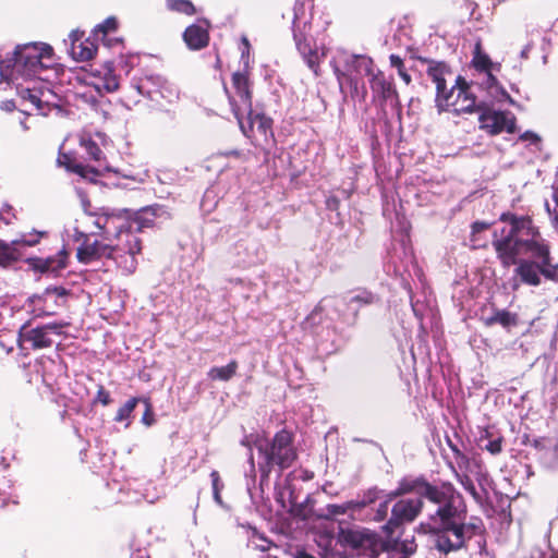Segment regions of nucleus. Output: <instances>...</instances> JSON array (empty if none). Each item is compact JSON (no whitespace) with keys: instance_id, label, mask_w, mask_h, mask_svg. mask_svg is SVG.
<instances>
[{"instance_id":"1","label":"nucleus","mask_w":558,"mask_h":558,"mask_svg":"<svg viewBox=\"0 0 558 558\" xmlns=\"http://www.w3.org/2000/svg\"><path fill=\"white\" fill-rule=\"evenodd\" d=\"M84 213L93 219V225L101 230L100 239L87 234L77 227L71 234L73 241L81 242L76 256L80 263L93 264L111 259L125 274L136 269V255L141 253V240L132 232L130 211L111 207H94L82 190H77Z\"/></svg>"},{"instance_id":"2","label":"nucleus","mask_w":558,"mask_h":558,"mask_svg":"<svg viewBox=\"0 0 558 558\" xmlns=\"http://www.w3.org/2000/svg\"><path fill=\"white\" fill-rule=\"evenodd\" d=\"M499 220L509 225L493 233V246L501 265H515V275L531 287L541 286L542 277L558 282V264L553 263L550 246L533 220L511 213L501 214Z\"/></svg>"},{"instance_id":"3","label":"nucleus","mask_w":558,"mask_h":558,"mask_svg":"<svg viewBox=\"0 0 558 558\" xmlns=\"http://www.w3.org/2000/svg\"><path fill=\"white\" fill-rule=\"evenodd\" d=\"M412 492L428 501L425 511L430 530L437 532L435 547L439 551L447 554L460 549L466 541L482 533L483 523L480 519L463 523L465 509L461 496L451 484L434 486L422 480H404L395 492L389 493V499Z\"/></svg>"},{"instance_id":"4","label":"nucleus","mask_w":558,"mask_h":558,"mask_svg":"<svg viewBox=\"0 0 558 558\" xmlns=\"http://www.w3.org/2000/svg\"><path fill=\"white\" fill-rule=\"evenodd\" d=\"M53 49L44 43H28L19 45L11 58L0 63V83L2 81L12 82L23 78L25 81L39 78L48 80L44 76L52 65Z\"/></svg>"},{"instance_id":"5","label":"nucleus","mask_w":558,"mask_h":558,"mask_svg":"<svg viewBox=\"0 0 558 558\" xmlns=\"http://www.w3.org/2000/svg\"><path fill=\"white\" fill-rule=\"evenodd\" d=\"M255 447L263 459L258 463L263 476H268L275 465L281 470L290 468L296 459L291 434L287 430L278 432L271 441L257 438Z\"/></svg>"},{"instance_id":"6","label":"nucleus","mask_w":558,"mask_h":558,"mask_svg":"<svg viewBox=\"0 0 558 558\" xmlns=\"http://www.w3.org/2000/svg\"><path fill=\"white\" fill-rule=\"evenodd\" d=\"M383 533L385 536L367 529L352 530L348 532L347 539L353 547L362 550L364 555L376 558L381 551L388 550L395 542L392 533Z\"/></svg>"},{"instance_id":"7","label":"nucleus","mask_w":558,"mask_h":558,"mask_svg":"<svg viewBox=\"0 0 558 558\" xmlns=\"http://www.w3.org/2000/svg\"><path fill=\"white\" fill-rule=\"evenodd\" d=\"M477 110L480 111V128L488 134L496 135L502 132L514 133L515 117L512 112L496 109L487 102H481L477 106Z\"/></svg>"},{"instance_id":"8","label":"nucleus","mask_w":558,"mask_h":558,"mask_svg":"<svg viewBox=\"0 0 558 558\" xmlns=\"http://www.w3.org/2000/svg\"><path fill=\"white\" fill-rule=\"evenodd\" d=\"M427 77L436 85V105L439 111H444L450 98H453L456 87L448 88V80H452V72L444 62L428 61L426 69Z\"/></svg>"},{"instance_id":"9","label":"nucleus","mask_w":558,"mask_h":558,"mask_svg":"<svg viewBox=\"0 0 558 558\" xmlns=\"http://www.w3.org/2000/svg\"><path fill=\"white\" fill-rule=\"evenodd\" d=\"M232 84L234 94L230 96V105L242 132L245 133V122L243 117L245 113H251L252 109L247 76L243 73L236 72L232 76Z\"/></svg>"},{"instance_id":"10","label":"nucleus","mask_w":558,"mask_h":558,"mask_svg":"<svg viewBox=\"0 0 558 558\" xmlns=\"http://www.w3.org/2000/svg\"><path fill=\"white\" fill-rule=\"evenodd\" d=\"M66 290L61 287H49L41 294L33 295L29 299L32 313L35 317L54 315L59 308L64 306Z\"/></svg>"},{"instance_id":"11","label":"nucleus","mask_w":558,"mask_h":558,"mask_svg":"<svg viewBox=\"0 0 558 558\" xmlns=\"http://www.w3.org/2000/svg\"><path fill=\"white\" fill-rule=\"evenodd\" d=\"M425 509L420 498L400 499L391 508V517L381 527V532L392 533L404 522H412L422 509Z\"/></svg>"},{"instance_id":"12","label":"nucleus","mask_w":558,"mask_h":558,"mask_svg":"<svg viewBox=\"0 0 558 558\" xmlns=\"http://www.w3.org/2000/svg\"><path fill=\"white\" fill-rule=\"evenodd\" d=\"M69 324L65 322L51 323L40 327L27 329L24 325L20 331V340L29 342L33 349L49 348L52 345V335H61L62 329Z\"/></svg>"},{"instance_id":"13","label":"nucleus","mask_w":558,"mask_h":558,"mask_svg":"<svg viewBox=\"0 0 558 558\" xmlns=\"http://www.w3.org/2000/svg\"><path fill=\"white\" fill-rule=\"evenodd\" d=\"M247 121L245 124V136L255 141L258 145H269L274 142L272 120L264 114L245 113Z\"/></svg>"},{"instance_id":"14","label":"nucleus","mask_w":558,"mask_h":558,"mask_svg":"<svg viewBox=\"0 0 558 558\" xmlns=\"http://www.w3.org/2000/svg\"><path fill=\"white\" fill-rule=\"evenodd\" d=\"M345 64L347 69L344 72H341L335 64V73L340 82L342 76H348L354 88H356L359 76H371L375 72L372 59L365 56H350L347 58Z\"/></svg>"},{"instance_id":"15","label":"nucleus","mask_w":558,"mask_h":558,"mask_svg":"<svg viewBox=\"0 0 558 558\" xmlns=\"http://www.w3.org/2000/svg\"><path fill=\"white\" fill-rule=\"evenodd\" d=\"M294 39L296 48L300 54L302 56L303 60L317 76L319 74V63L322 59L326 56L325 48H319L316 45V43L313 41L312 39H308L306 37L301 38L296 34H294Z\"/></svg>"},{"instance_id":"16","label":"nucleus","mask_w":558,"mask_h":558,"mask_svg":"<svg viewBox=\"0 0 558 558\" xmlns=\"http://www.w3.org/2000/svg\"><path fill=\"white\" fill-rule=\"evenodd\" d=\"M170 213L163 205H151L135 215L130 216V222L132 223V232L136 234L144 227H148L154 223L155 219H169Z\"/></svg>"},{"instance_id":"17","label":"nucleus","mask_w":558,"mask_h":558,"mask_svg":"<svg viewBox=\"0 0 558 558\" xmlns=\"http://www.w3.org/2000/svg\"><path fill=\"white\" fill-rule=\"evenodd\" d=\"M477 84L480 88L487 94V100L485 102L489 106L494 107L495 104H502L506 101L512 102L510 95L498 83L492 72H484V78L478 81Z\"/></svg>"},{"instance_id":"18","label":"nucleus","mask_w":558,"mask_h":558,"mask_svg":"<svg viewBox=\"0 0 558 558\" xmlns=\"http://www.w3.org/2000/svg\"><path fill=\"white\" fill-rule=\"evenodd\" d=\"M374 96L381 100H395L398 102V93L390 80H387L381 71H375L369 80Z\"/></svg>"},{"instance_id":"19","label":"nucleus","mask_w":558,"mask_h":558,"mask_svg":"<svg viewBox=\"0 0 558 558\" xmlns=\"http://www.w3.org/2000/svg\"><path fill=\"white\" fill-rule=\"evenodd\" d=\"M68 253L65 250L60 251L56 256L47 258H33L29 260L34 269L40 272H56L63 269L66 265Z\"/></svg>"},{"instance_id":"20","label":"nucleus","mask_w":558,"mask_h":558,"mask_svg":"<svg viewBox=\"0 0 558 558\" xmlns=\"http://www.w3.org/2000/svg\"><path fill=\"white\" fill-rule=\"evenodd\" d=\"M450 107L457 113L472 112L476 107L475 98L465 88L458 87L453 98H450V102H448L444 111Z\"/></svg>"},{"instance_id":"21","label":"nucleus","mask_w":558,"mask_h":558,"mask_svg":"<svg viewBox=\"0 0 558 558\" xmlns=\"http://www.w3.org/2000/svg\"><path fill=\"white\" fill-rule=\"evenodd\" d=\"M165 84L166 81L162 77L158 75H147L135 84V88L140 95L155 99V94L157 93L165 97L162 92Z\"/></svg>"},{"instance_id":"22","label":"nucleus","mask_w":558,"mask_h":558,"mask_svg":"<svg viewBox=\"0 0 558 558\" xmlns=\"http://www.w3.org/2000/svg\"><path fill=\"white\" fill-rule=\"evenodd\" d=\"M58 162L64 166L68 170L78 174L81 178L94 182L96 177L99 174L97 170L83 163L76 162L70 155L61 154L58 158Z\"/></svg>"},{"instance_id":"23","label":"nucleus","mask_w":558,"mask_h":558,"mask_svg":"<svg viewBox=\"0 0 558 558\" xmlns=\"http://www.w3.org/2000/svg\"><path fill=\"white\" fill-rule=\"evenodd\" d=\"M78 143L80 146L85 149L90 160L98 162L100 167H104L106 170H109L102 150L89 134H80Z\"/></svg>"},{"instance_id":"24","label":"nucleus","mask_w":558,"mask_h":558,"mask_svg":"<svg viewBox=\"0 0 558 558\" xmlns=\"http://www.w3.org/2000/svg\"><path fill=\"white\" fill-rule=\"evenodd\" d=\"M183 37L191 49H202L208 44V33L199 25L189 26L185 29Z\"/></svg>"},{"instance_id":"25","label":"nucleus","mask_w":558,"mask_h":558,"mask_svg":"<svg viewBox=\"0 0 558 558\" xmlns=\"http://www.w3.org/2000/svg\"><path fill=\"white\" fill-rule=\"evenodd\" d=\"M71 37L73 38L72 44V53L74 58L78 61H88L92 60L97 51L95 45L88 40L84 43L76 44V34L72 33Z\"/></svg>"},{"instance_id":"26","label":"nucleus","mask_w":558,"mask_h":558,"mask_svg":"<svg viewBox=\"0 0 558 558\" xmlns=\"http://www.w3.org/2000/svg\"><path fill=\"white\" fill-rule=\"evenodd\" d=\"M486 326L501 325L505 328L517 325V316L508 311L500 310L484 319Z\"/></svg>"},{"instance_id":"27","label":"nucleus","mask_w":558,"mask_h":558,"mask_svg":"<svg viewBox=\"0 0 558 558\" xmlns=\"http://www.w3.org/2000/svg\"><path fill=\"white\" fill-rule=\"evenodd\" d=\"M377 301V296L367 291V290H359L355 294H353L348 300V305L352 307L354 311H357L359 307L364 305L373 304Z\"/></svg>"},{"instance_id":"28","label":"nucleus","mask_w":558,"mask_h":558,"mask_svg":"<svg viewBox=\"0 0 558 558\" xmlns=\"http://www.w3.org/2000/svg\"><path fill=\"white\" fill-rule=\"evenodd\" d=\"M236 368H238L236 362L232 361L226 366L213 367L208 372V377L210 379H219V380L227 381L235 374Z\"/></svg>"},{"instance_id":"29","label":"nucleus","mask_w":558,"mask_h":558,"mask_svg":"<svg viewBox=\"0 0 558 558\" xmlns=\"http://www.w3.org/2000/svg\"><path fill=\"white\" fill-rule=\"evenodd\" d=\"M138 401H141V399H138V398H131L130 400H128L121 408H119V410L116 414L114 421L116 422H124L125 421L126 422L125 427H129L131 424V421H130L131 414L134 411V409L136 408Z\"/></svg>"},{"instance_id":"30","label":"nucleus","mask_w":558,"mask_h":558,"mask_svg":"<svg viewBox=\"0 0 558 558\" xmlns=\"http://www.w3.org/2000/svg\"><path fill=\"white\" fill-rule=\"evenodd\" d=\"M94 87L98 94L112 93L119 88V80L109 71L99 83L94 84Z\"/></svg>"},{"instance_id":"31","label":"nucleus","mask_w":558,"mask_h":558,"mask_svg":"<svg viewBox=\"0 0 558 558\" xmlns=\"http://www.w3.org/2000/svg\"><path fill=\"white\" fill-rule=\"evenodd\" d=\"M17 259V252L12 244L0 240V265L8 266Z\"/></svg>"},{"instance_id":"32","label":"nucleus","mask_w":558,"mask_h":558,"mask_svg":"<svg viewBox=\"0 0 558 558\" xmlns=\"http://www.w3.org/2000/svg\"><path fill=\"white\" fill-rule=\"evenodd\" d=\"M457 477H458V481L460 482V484L463 486V488L470 493V495L473 497V499L477 502V504H482L483 500H484V496L482 494V492L477 490L475 488V485L474 483L472 482V480L468 476V475H460V474H457Z\"/></svg>"},{"instance_id":"33","label":"nucleus","mask_w":558,"mask_h":558,"mask_svg":"<svg viewBox=\"0 0 558 558\" xmlns=\"http://www.w3.org/2000/svg\"><path fill=\"white\" fill-rule=\"evenodd\" d=\"M474 66L478 71V81L484 78V72H492L493 73V63L488 56L476 53V56L473 59Z\"/></svg>"},{"instance_id":"34","label":"nucleus","mask_w":558,"mask_h":558,"mask_svg":"<svg viewBox=\"0 0 558 558\" xmlns=\"http://www.w3.org/2000/svg\"><path fill=\"white\" fill-rule=\"evenodd\" d=\"M167 7L172 11L187 15H192L195 12L193 3L189 0H167Z\"/></svg>"},{"instance_id":"35","label":"nucleus","mask_w":558,"mask_h":558,"mask_svg":"<svg viewBox=\"0 0 558 558\" xmlns=\"http://www.w3.org/2000/svg\"><path fill=\"white\" fill-rule=\"evenodd\" d=\"M379 499V490L377 488L368 489L361 499L352 500L356 510L365 508Z\"/></svg>"},{"instance_id":"36","label":"nucleus","mask_w":558,"mask_h":558,"mask_svg":"<svg viewBox=\"0 0 558 558\" xmlns=\"http://www.w3.org/2000/svg\"><path fill=\"white\" fill-rule=\"evenodd\" d=\"M355 507H354V504L353 501H347L344 504H341V505H329L327 507V511L330 515H339V514H344L347 512H353L355 511Z\"/></svg>"},{"instance_id":"37","label":"nucleus","mask_w":558,"mask_h":558,"mask_svg":"<svg viewBox=\"0 0 558 558\" xmlns=\"http://www.w3.org/2000/svg\"><path fill=\"white\" fill-rule=\"evenodd\" d=\"M250 546L253 549L260 550V551H268L271 548L278 549L276 545H274L270 541H268L265 537L258 536L254 537L250 541Z\"/></svg>"},{"instance_id":"38","label":"nucleus","mask_w":558,"mask_h":558,"mask_svg":"<svg viewBox=\"0 0 558 558\" xmlns=\"http://www.w3.org/2000/svg\"><path fill=\"white\" fill-rule=\"evenodd\" d=\"M21 97L23 100L29 101L33 106H35L37 109H40L41 100L38 97L35 89H32L31 87L21 88L20 92Z\"/></svg>"},{"instance_id":"39","label":"nucleus","mask_w":558,"mask_h":558,"mask_svg":"<svg viewBox=\"0 0 558 558\" xmlns=\"http://www.w3.org/2000/svg\"><path fill=\"white\" fill-rule=\"evenodd\" d=\"M16 120L24 132H27L35 126L34 117L26 111H20L16 117Z\"/></svg>"},{"instance_id":"40","label":"nucleus","mask_w":558,"mask_h":558,"mask_svg":"<svg viewBox=\"0 0 558 558\" xmlns=\"http://www.w3.org/2000/svg\"><path fill=\"white\" fill-rule=\"evenodd\" d=\"M118 22L114 17H108L104 23L99 24L95 29V35L99 33L107 35L109 32L116 31Z\"/></svg>"},{"instance_id":"41","label":"nucleus","mask_w":558,"mask_h":558,"mask_svg":"<svg viewBox=\"0 0 558 558\" xmlns=\"http://www.w3.org/2000/svg\"><path fill=\"white\" fill-rule=\"evenodd\" d=\"M392 499H389V494H387L385 500L379 504V506L375 512V515H374L375 521L380 522L387 518L388 510H389V502Z\"/></svg>"},{"instance_id":"42","label":"nucleus","mask_w":558,"mask_h":558,"mask_svg":"<svg viewBox=\"0 0 558 558\" xmlns=\"http://www.w3.org/2000/svg\"><path fill=\"white\" fill-rule=\"evenodd\" d=\"M490 225L484 221H476L472 225V241L476 245L478 242L477 234L489 229Z\"/></svg>"},{"instance_id":"43","label":"nucleus","mask_w":558,"mask_h":558,"mask_svg":"<svg viewBox=\"0 0 558 558\" xmlns=\"http://www.w3.org/2000/svg\"><path fill=\"white\" fill-rule=\"evenodd\" d=\"M145 404V412L143 414V417H142V422L146 425V426H150L153 425L155 418H154V413H153V410H151V404L149 403L148 400L146 399H143L142 400Z\"/></svg>"},{"instance_id":"44","label":"nucleus","mask_w":558,"mask_h":558,"mask_svg":"<svg viewBox=\"0 0 558 558\" xmlns=\"http://www.w3.org/2000/svg\"><path fill=\"white\" fill-rule=\"evenodd\" d=\"M485 449L488 450L493 454H497L501 451V439H493L488 440V442L485 445Z\"/></svg>"},{"instance_id":"45","label":"nucleus","mask_w":558,"mask_h":558,"mask_svg":"<svg viewBox=\"0 0 558 558\" xmlns=\"http://www.w3.org/2000/svg\"><path fill=\"white\" fill-rule=\"evenodd\" d=\"M44 235V232H38L36 234H29L24 236L20 242L27 246H34L39 242L40 236Z\"/></svg>"},{"instance_id":"46","label":"nucleus","mask_w":558,"mask_h":558,"mask_svg":"<svg viewBox=\"0 0 558 558\" xmlns=\"http://www.w3.org/2000/svg\"><path fill=\"white\" fill-rule=\"evenodd\" d=\"M97 401H99L104 405H108L111 402L110 393L107 390H105L102 387L99 388V390H98Z\"/></svg>"},{"instance_id":"47","label":"nucleus","mask_w":558,"mask_h":558,"mask_svg":"<svg viewBox=\"0 0 558 558\" xmlns=\"http://www.w3.org/2000/svg\"><path fill=\"white\" fill-rule=\"evenodd\" d=\"M210 477H211L213 490H221L223 485L220 482L219 473L217 471H213L210 473Z\"/></svg>"},{"instance_id":"48","label":"nucleus","mask_w":558,"mask_h":558,"mask_svg":"<svg viewBox=\"0 0 558 558\" xmlns=\"http://www.w3.org/2000/svg\"><path fill=\"white\" fill-rule=\"evenodd\" d=\"M242 43H243V45H244V49L242 50V59L244 60V63H245V65H246V64H247V62H248V61H247V56H246V53L248 52L250 43H248V40H247V38H246V37H243V38H242Z\"/></svg>"},{"instance_id":"49","label":"nucleus","mask_w":558,"mask_h":558,"mask_svg":"<svg viewBox=\"0 0 558 558\" xmlns=\"http://www.w3.org/2000/svg\"><path fill=\"white\" fill-rule=\"evenodd\" d=\"M389 59H390V64L393 68L399 66L403 62L402 59L396 54H391Z\"/></svg>"},{"instance_id":"50","label":"nucleus","mask_w":558,"mask_h":558,"mask_svg":"<svg viewBox=\"0 0 558 558\" xmlns=\"http://www.w3.org/2000/svg\"><path fill=\"white\" fill-rule=\"evenodd\" d=\"M398 74L407 85L411 83V75L405 70L401 71Z\"/></svg>"},{"instance_id":"51","label":"nucleus","mask_w":558,"mask_h":558,"mask_svg":"<svg viewBox=\"0 0 558 558\" xmlns=\"http://www.w3.org/2000/svg\"><path fill=\"white\" fill-rule=\"evenodd\" d=\"M214 493V499L217 504L221 505L222 504V500H221V496H220V490H213Z\"/></svg>"},{"instance_id":"52","label":"nucleus","mask_w":558,"mask_h":558,"mask_svg":"<svg viewBox=\"0 0 558 558\" xmlns=\"http://www.w3.org/2000/svg\"><path fill=\"white\" fill-rule=\"evenodd\" d=\"M522 138H524V140H527V138H535V140H536L537 137H536L533 133H529V132H526V133H524V134L522 135Z\"/></svg>"},{"instance_id":"53","label":"nucleus","mask_w":558,"mask_h":558,"mask_svg":"<svg viewBox=\"0 0 558 558\" xmlns=\"http://www.w3.org/2000/svg\"><path fill=\"white\" fill-rule=\"evenodd\" d=\"M4 106H5L4 108L7 110H11L13 108V104L12 102H7Z\"/></svg>"},{"instance_id":"54","label":"nucleus","mask_w":558,"mask_h":558,"mask_svg":"<svg viewBox=\"0 0 558 558\" xmlns=\"http://www.w3.org/2000/svg\"><path fill=\"white\" fill-rule=\"evenodd\" d=\"M396 69L398 70V73H400L401 71L405 70L404 65H403V62L399 66H397Z\"/></svg>"},{"instance_id":"55","label":"nucleus","mask_w":558,"mask_h":558,"mask_svg":"<svg viewBox=\"0 0 558 558\" xmlns=\"http://www.w3.org/2000/svg\"><path fill=\"white\" fill-rule=\"evenodd\" d=\"M414 551V549L412 547H407L405 548V553L407 554H412Z\"/></svg>"},{"instance_id":"56","label":"nucleus","mask_w":558,"mask_h":558,"mask_svg":"<svg viewBox=\"0 0 558 558\" xmlns=\"http://www.w3.org/2000/svg\"><path fill=\"white\" fill-rule=\"evenodd\" d=\"M250 463H251L252 468H254V459H253L252 454L250 456Z\"/></svg>"},{"instance_id":"57","label":"nucleus","mask_w":558,"mask_h":558,"mask_svg":"<svg viewBox=\"0 0 558 558\" xmlns=\"http://www.w3.org/2000/svg\"><path fill=\"white\" fill-rule=\"evenodd\" d=\"M265 558H277V556H275L272 554H268Z\"/></svg>"}]
</instances>
